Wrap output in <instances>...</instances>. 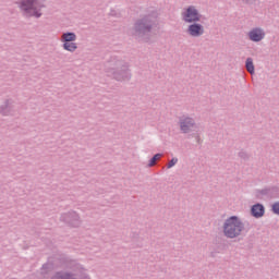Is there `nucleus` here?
Wrapping results in <instances>:
<instances>
[{
  "mask_svg": "<svg viewBox=\"0 0 279 279\" xmlns=\"http://www.w3.org/2000/svg\"><path fill=\"white\" fill-rule=\"evenodd\" d=\"M158 25H160L158 11H150L133 22L130 34L137 43H151V34Z\"/></svg>",
  "mask_w": 279,
  "mask_h": 279,
  "instance_id": "f257e3e1",
  "label": "nucleus"
},
{
  "mask_svg": "<svg viewBox=\"0 0 279 279\" xmlns=\"http://www.w3.org/2000/svg\"><path fill=\"white\" fill-rule=\"evenodd\" d=\"M105 72L116 82H130L132 80L130 63L117 56L110 57L105 63Z\"/></svg>",
  "mask_w": 279,
  "mask_h": 279,
  "instance_id": "f03ea898",
  "label": "nucleus"
},
{
  "mask_svg": "<svg viewBox=\"0 0 279 279\" xmlns=\"http://www.w3.org/2000/svg\"><path fill=\"white\" fill-rule=\"evenodd\" d=\"M247 230H250L247 225L238 216H230L222 225V232L226 239H239Z\"/></svg>",
  "mask_w": 279,
  "mask_h": 279,
  "instance_id": "7ed1b4c3",
  "label": "nucleus"
},
{
  "mask_svg": "<svg viewBox=\"0 0 279 279\" xmlns=\"http://www.w3.org/2000/svg\"><path fill=\"white\" fill-rule=\"evenodd\" d=\"M46 0H21L19 8L25 19H40Z\"/></svg>",
  "mask_w": 279,
  "mask_h": 279,
  "instance_id": "20e7f679",
  "label": "nucleus"
},
{
  "mask_svg": "<svg viewBox=\"0 0 279 279\" xmlns=\"http://www.w3.org/2000/svg\"><path fill=\"white\" fill-rule=\"evenodd\" d=\"M178 125L181 134H191V132L197 130V120H195V117L184 113L179 117Z\"/></svg>",
  "mask_w": 279,
  "mask_h": 279,
  "instance_id": "39448f33",
  "label": "nucleus"
},
{
  "mask_svg": "<svg viewBox=\"0 0 279 279\" xmlns=\"http://www.w3.org/2000/svg\"><path fill=\"white\" fill-rule=\"evenodd\" d=\"M254 195L256 199H278L279 197V187L278 186H268L262 190H255Z\"/></svg>",
  "mask_w": 279,
  "mask_h": 279,
  "instance_id": "423d86ee",
  "label": "nucleus"
},
{
  "mask_svg": "<svg viewBox=\"0 0 279 279\" xmlns=\"http://www.w3.org/2000/svg\"><path fill=\"white\" fill-rule=\"evenodd\" d=\"M182 16L185 23H199L202 21V13H199L195 5L187 7L182 13Z\"/></svg>",
  "mask_w": 279,
  "mask_h": 279,
  "instance_id": "0eeeda50",
  "label": "nucleus"
},
{
  "mask_svg": "<svg viewBox=\"0 0 279 279\" xmlns=\"http://www.w3.org/2000/svg\"><path fill=\"white\" fill-rule=\"evenodd\" d=\"M204 25L192 22L186 28L187 36H191V38H201V36H204Z\"/></svg>",
  "mask_w": 279,
  "mask_h": 279,
  "instance_id": "6e6552de",
  "label": "nucleus"
},
{
  "mask_svg": "<svg viewBox=\"0 0 279 279\" xmlns=\"http://www.w3.org/2000/svg\"><path fill=\"white\" fill-rule=\"evenodd\" d=\"M61 221H64V223L72 226V228H77L82 223V220H80V215H77V213L75 211H69L68 214H62Z\"/></svg>",
  "mask_w": 279,
  "mask_h": 279,
  "instance_id": "1a4fd4ad",
  "label": "nucleus"
},
{
  "mask_svg": "<svg viewBox=\"0 0 279 279\" xmlns=\"http://www.w3.org/2000/svg\"><path fill=\"white\" fill-rule=\"evenodd\" d=\"M247 36L252 43H260L265 38V31L260 27H255L248 32Z\"/></svg>",
  "mask_w": 279,
  "mask_h": 279,
  "instance_id": "9d476101",
  "label": "nucleus"
},
{
  "mask_svg": "<svg viewBox=\"0 0 279 279\" xmlns=\"http://www.w3.org/2000/svg\"><path fill=\"white\" fill-rule=\"evenodd\" d=\"M251 215L255 219H260L262 217H265V205L260 203H256L251 207Z\"/></svg>",
  "mask_w": 279,
  "mask_h": 279,
  "instance_id": "9b49d317",
  "label": "nucleus"
},
{
  "mask_svg": "<svg viewBox=\"0 0 279 279\" xmlns=\"http://www.w3.org/2000/svg\"><path fill=\"white\" fill-rule=\"evenodd\" d=\"M77 35L74 32H65L62 34L61 43H75Z\"/></svg>",
  "mask_w": 279,
  "mask_h": 279,
  "instance_id": "f8f14e48",
  "label": "nucleus"
},
{
  "mask_svg": "<svg viewBox=\"0 0 279 279\" xmlns=\"http://www.w3.org/2000/svg\"><path fill=\"white\" fill-rule=\"evenodd\" d=\"M0 114H2V117H14L15 111L12 106H1Z\"/></svg>",
  "mask_w": 279,
  "mask_h": 279,
  "instance_id": "ddd939ff",
  "label": "nucleus"
},
{
  "mask_svg": "<svg viewBox=\"0 0 279 279\" xmlns=\"http://www.w3.org/2000/svg\"><path fill=\"white\" fill-rule=\"evenodd\" d=\"M62 48L64 49V51L75 53V51H77V44H75L74 41L63 43Z\"/></svg>",
  "mask_w": 279,
  "mask_h": 279,
  "instance_id": "4468645a",
  "label": "nucleus"
},
{
  "mask_svg": "<svg viewBox=\"0 0 279 279\" xmlns=\"http://www.w3.org/2000/svg\"><path fill=\"white\" fill-rule=\"evenodd\" d=\"M245 69L247 71V73H250V75H254L256 69L254 66V59L252 58H247L245 61Z\"/></svg>",
  "mask_w": 279,
  "mask_h": 279,
  "instance_id": "2eb2a0df",
  "label": "nucleus"
},
{
  "mask_svg": "<svg viewBox=\"0 0 279 279\" xmlns=\"http://www.w3.org/2000/svg\"><path fill=\"white\" fill-rule=\"evenodd\" d=\"M162 154L157 153L153 156V158L149 160L148 162V167H156V162H158V160H160L162 158Z\"/></svg>",
  "mask_w": 279,
  "mask_h": 279,
  "instance_id": "dca6fc26",
  "label": "nucleus"
},
{
  "mask_svg": "<svg viewBox=\"0 0 279 279\" xmlns=\"http://www.w3.org/2000/svg\"><path fill=\"white\" fill-rule=\"evenodd\" d=\"M178 162V157H173L167 165V169H173V166Z\"/></svg>",
  "mask_w": 279,
  "mask_h": 279,
  "instance_id": "f3484780",
  "label": "nucleus"
},
{
  "mask_svg": "<svg viewBox=\"0 0 279 279\" xmlns=\"http://www.w3.org/2000/svg\"><path fill=\"white\" fill-rule=\"evenodd\" d=\"M271 210L274 215H279V202H276L275 204H272Z\"/></svg>",
  "mask_w": 279,
  "mask_h": 279,
  "instance_id": "a211bd4d",
  "label": "nucleus"
},
{
  "mask_svg": "<svg viewBox=\"0 0 279 279\" xmlns=\"http://www.w3.org/2000/svg\"><path fill=\"white\" fill-rule=\"evenodd\" d=\"M109 16H114L116 19H121V13L117 12L114 9H111Z\"/></svg>",
  "mask_w": 279,
  "mask_h": 279,
  "instance_id": "6ab92c4d",
  "label": "nucleus"
},
{
  "mask_svg": "<svg viewBox=\"0 0 279 279\" xmlns=\"http://www.w3.org/2000/svg\"><path fill=\"white\" fill-rule=\"evenodd\" d=\"M239 158H242V160H247V158H250V155H247L246 151L244 150H241L239 154H238Z\"/></svg>",
  "mask_w": 279,
  "mask_h": 279,
  "instance_id": "aec40b11",
  "label": "nucleus"
},
{
  "mask_svg": "<svg viewBox=\"0 0 279 279\" xmlns=\"http://www.w3.org/2000/svg\"><path fill=\"white\" fill-rule=\"evenodd\" d=\"M243 3H245L246 5H254V3H256V0H242Z\"/></svg>",
  "mask_w": 279,
  "mask_h": 279,
  "instance_id": "412c9836",
  "label": "nucleus"
},
{
  "mask_svg": "<svg viewBox=\"0 0 279 279\" xmlns=\"http://www.w3.org/2000/svg\"><path fill=\"white\" fill-rule=\"evenodd\" d=\"M195 141L198 145H202V137H199V135L195 136Z\"/></svg>",
  "mask_w": 279,
  "mask_h": 279,
  "instance_id": "4be33fe9",
  "label": "nucleus"
},
{
  "mask_svg": "<svg viewBox=\"0 0 279 279\" xmlns=\"http://www.w3.org/2000/svg\"><path fill=\"white\" fill-rule=\"evenodd\" d=\"M4 106H12V99H7L4 101Z\"/></svg>",
  "mask_w": 279,
  "mask_h": 279,
  "instance_id": "5701e85b",
  "label": "nucleus"
},
{
  "mask_svg": "<svg viewBox=\"0 0 279 279\" xmlns=\"http://www.w3.org/2000/svg\"><path fill=\"white\" fill-rule=\"evenodd\" d=\"M47 267H49V265L48 264H44L41 269H47Z\"/></svg>",
  "mask_w": 279,
  "mask_h": 279,
  "instance_id": "b1692460",
  "label": "nucleus"
}]
</instances>
